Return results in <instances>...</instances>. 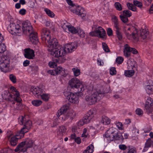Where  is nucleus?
Instances as JSON below:
<instances>
[{
  "label": "nucleus",
  "instance_id": "53",
  "mask_svg": "<svg viewBox=\"0 0 153 153\" xmlns=\"http://www.w3.org/2000/svg\"><path fill=\"white\" fill-rule=\"evenodd\" d=\"M117 71L115 68L112 67L110 69V73L111 75H115Z\"/></svg>",
  "mask_w": 153,
  "mask_h": 153
},
{
  "label": "nucleus",
  "instance_id": "58",
  "mask_svg": "<svg viewBox=\"0 0 153 153\" xmlns=\"http://www.w3.org/2000/svg\"><path fill=\"white\" fill-rule=\"evenodd\" d=\"M14 100L17 102V103L19 105L21 103V101H22L21 99L19 97H19H13Z\"/></svg>",
  "mask_w": 153,
  "mask_h": 153
},
{
  "label": "nucleus",
  "instance_id": "18",
  "mask_svg": "<svg viewBox=\"0 0 153 153\" xmlns=\"http://www.w3.org/2000/svg\"><path fill=\"white\" fill-rule=\"evenodd\" d=\"M127 68L128 69L137 70V65L136 62L132 59L129 58L127 62Z\"/></svg>",
  "mask_w": 153,
  "mask_h": 153
},
{
  "label": "nucleus",
  "instance_id": "24",
  "mask_svg": "<svg viewBox=\"0 0 153 153\" xmlns=\"http://www.w3.org/2000/svg\"><path fill=\"white\" fill-rule=\"evenodd\" d=\"M29 40L31 42L36 44L38 42V39L37 36V33L33 31V33L29 34Z\"/></svg>",
  "mask_w": 153,
  "mask_h": 153
},
{
  "label": "nucleus",
  "instance_id": "31",
  "mask_svg": "<svg viewBox=\"0 0 153 153\" xmlns=\"http://www.w3.org/2000/svg\"><path fill=\"white\" fill-rule=\"evenodd\" d=\"M101 122L103 125H107L110 123V120L107 117L104 116L102 117Z\"/></svg>",
  "mask_w": 153,
  "mask_h": 153
},
{
  "label": "nucleus",
  "instance_id": "13",
  "mask_svg": "<svg viewBox=\"0 0 153 153\" xmlns=\"http://www.w3.org/2000/svg\"><path fill=\"white\" fill-rule=\"evenodd\" d=\"M121 13L120 17L121 21L124 23H126L128 21V17H130L132 15L131 12L128 10H123L122 12H120Z\"/></svg>",
  "mask_w": 153,
  "mask_h": 153
},
{
  "label": "nucleus",
  "instance_id": "56",
  "mask_svg": "<svg viewBox=\"0 0 153 153\" xmlns=\"http://www.w3.org/2000/svg\"><path fill=\"white\" fill-rule=\"evenodd\" d=\"M66 131V128L64 126H61L60 127L59 129V133H62V134L63 133L65 132Z\"/></svg>",
  "mask_w": 153,
  "mask_h": 153
},
{
  "label": "nucleus",
  "instance_id": "9",
  "mask_svg": "<svg viewBox=\"0 0 153 153\" xmlns=\"http://www.w3.org/2000/svg\"><path fill=\"white\" fill-rule=\"evenodd\" d=\"M90 35L92 36H96L103 38L106 35V32L105 30L102 27H99L96 28L94 31L90 32Z\"/></svg>",
  "mask_w": 153,
  "mask_h": 153
},
{
  "label": "nucleus",
  "instance_id": "19",
  "mask_svg": "<svg viewBox=\"0 0 153 153\" xmlns=\"http://www.w3.org/2000/svg\"><path fill=\"white\" fill-rule=\"evenodd\" d=\"M24 56L25 58L29 59H33L35 56L34 52L30 48L25 49L24 50Z\"/></svg>",
  "mask_w": 153,
  "mask_h": 153
},
{
  "label": "nucleus",
  "instance_id": "43",
  "mask_svg": "<svg viewBox=\"0 0 153 153\" xmlns=\"http://www.w3.org/2000/svg\"><path fill=\"white\" fill-rule=\"evenodd\" d=\"M77 33L81 37H84L85 36L84 31L80 28H77Z\"/></svg>",
  "mask_w": 153,
  "mask_h": 153
},
{
  "label": "nucleus",
  "instance_id": "49",
  "mask_svg": "<svg viewBox=\"0 0 153 153\" xmlns=\"http://www.w3.org/2000/svg\"><path fill=\"white\" fill-rule=\"evenodd\" d=\"M115 6L116 9L119 11L122 10V8L121 4L119 2H116L114 4Z\"/></svg>",
  "mask_w": 153,
  "mask_h": 153
},
{
  "label": "nucleus",
  "instance_id": "47",
  "mask_svg": "<svg viewBox=\"0 0 153 153\" xmlns=\"http://www.w3.org/2000/svg\"><path fill=\"white\" fill-rule=\"evenodd\" d=\"M9 95V93L6 91H4L3 94H2L3 98L5 100H7L8 99V96Z\"/></svg>",
  "mask_w": 153,
  "mask_h": 153
},
{
  "label": "nucleus",
  "instance_id": "38",
  "mask_svg": "<svg viewBox=\"0 0 153 153\" xmlns=\"http://www.w3.org/2000/svg\"><path fill=\"white\" fill-rule=\"evenodd\" d=\"M32 104L34 106H38L40 105L42 103V102L41 100H35L32 101Z\"/></svg>",
  "mask_w": 153,
  "mask_h": 153
},
{
  "label": "nucleus",
  "instance_id": "2",
  "mask_svg": "<svg viewBox=\"0 0 153 153\" xmlns=\"http://www.w3.org/2000/svg\"><path fill=\"white\" fill-rule=\"evenodd\" d=\"M125 34L128 39H131L132 38L137 42L138 40L140 37L143 39H147L148 33L146 30L144 29L137 31L134 27L131 26L126 31Z\"/></svg>",
  "mask_w": 153,
  "mask_h": 153
},
{
  "label": "nucleus",
  "instance_id": "16",
  "mask_svg": "<svg viewBox=\"0 0 153 153\" xmlns=\"http://www.w3.org/2000/svg\"><path fill=\"white\" fill-rule=\"evenodd\" d=\"M41 36L42 40L43 41H45L46 42V40L48 39L51 36L50 31L46 28L43 29L41 33Z\"/></svg>",
  "mask_w": 153,
  "mask_h": 153
},
{
  "label": "nucleus",
  "instance_id": "7",
  "mask_svg": "<svg viewBox=\"0 0 153 153\" xmlns=\"http://www.w3.org/2000/svg\"><path fill=\"white\" fill-rule=\"evenodd\" d=\"M10 63V59L6 56L1 57L0 60V68L1 70L6 72L9 70Z\"/></svg>",
  "mask_w": 153,
  "mask_h": 153
},
{
  "label": "nucleus",
  "instance_id": "45",
  "mask_svg": "<svg viewBox=\"0 0 153 153\" xmlns=\"http://www.w3.org/2000/svg\"><path fill=\"white\" fill-rule=\"evenodd\" d=\"M6 46L4 43L0 44V53L4 52L6 50Z\"/></svg>",
  "mask_w": 153,
  "mask_h": 153
},
{
  "label": "nucleus",
  "instance_id": "25",
  "mask_svg": "<svg viewBox=\"0 0 153 153\" xmlns=\"http://www.w3.org/2000/svg\"><path fill=\"white\" fill-rule=\"evenodd\" d=\"M92 130H94L92 127H90L84 128L83 130V133L82 134V137H87L89 136V134L92 132Z\"/></svg>",
  "mask_w": 153,
  "mask_h": 153
},
{
  "label": "nucleus",
  "instance_id": "32",
  "mask_svg": "<svg viewBox=\"0 0 153 153\" xmlns=\"http://www.w3.org/2000/svg\"><path fill=\"white\" fill-rule=\"evenodd\" d=\"M68 4L69 5V10L72 12L77 6H76L71 0H68Z\"/></svg>",
  "mask_w": 153,
  "mask_h": 153
},
{
  "label": "nucleus",
  "instance_id": "61",
  "mask_svg": "<svg viewBox=\"0 0 153 153\" xmlns=\"http://www.w3.org/2000/svg\"><path fill=\"white\" fill-rule=\"evenodd\" d=\"M119 149L121 150H125L127 148L126 146L124 144L120 145L119 146Z\"/></svg>",
  "mask_w": 153,
  "mask_h": 153
},
{
  "label": "nucleus",
  "instance_id": "33",
  "mask_svg": "<svg viewBox=\"0 0 153 153\" xmlns=\"http://www.w3.org/2000/svg\"><path fill=\"white\" fill-rule=\"evenodd\" d=\"M135 71L133 69L126 70L125 71L124 74L127 77H131L133 75Z\"/></svg>",
  "mask_w": 153,
  "mask_h": 153
},
{
  "label": "nucleus",
  "instance_id": "42",
  "mask_svg": "<svg viewBox=\"0 0 153 153\" xmlns=\"http://www.w3.org/2000/svg\"><path fill=\"white\" fill-rule=\"evenodd\" d=\"M91 119V118H89L88 116L87 115L85 116L82 120L85 124H87L89 123Z\"/></svg>",
  "mask_w": 153,
  "mask_h": 153
},
{
  "label": "nucleus",
  "instance_id": "34",
  "mask_svg": "<svg viewBox=\"0 0 153 153\" xmlns=\"http://www.w3.org/2000/svg\"><path fill=\"white\" fill-rule=\"evenodd\" d=\"M94 147L93 144L90 145L83 152V153H92L94 151Z\"/></svg>",
  "mask_w": 153,
  "mask_h": 153
},
{
  "label": "nucleus",
  "instance_id": "39",
  "mask_svg": "<svg viewBox=\"0 0 153 153\" xmlns=\"http://www.w3.org/2000/svg\"><path fill=\"white\" fill-rule=\"evenodd\" d=\"M45 12L46 13V14L49 16L51 17H53L54 16V13L48 9H45Z\"/></svg>",
  "mask_w": 153,
  "mask_h": 153
},
{
  "label": "nucleus",
  "instance_id": "22",
  "mask_svg": "<svg viewBox=\"0 0 153 153\" xmlns=\"http://www.w3.org/2000/svg\"><path fill=\"white\" fill-rule=\"evenodd\" d=\"M59 57H56L57 58L54 61L50 62L49 63V65L51 67L54 68L57 66V63L59 64L63 63L65 60V59L61 57L59 58Z\"/></svg>",
  "mask_w": 153,
  "mask_h": 153
},
{
  "label": "nucleus",
  "instance_id": "20",
  "mask_svg": "<svg viewBox=\"0 0 153 153\" xmlns=\"http://www.w3.org/2000/svg\"><path fill=\"white\" fill-rule=\"evenodd\" d=\"M21 133L19 131L15 137H12L11 138L10 141L11 146H16L18 143V140L23 137H21Z\"/></svg>",
  "mask_w": 153,
  "mask_h": 153
},
{
  "label": "nucleus",
  "instance_id": "29",
  "mask_svg": "<svg viewBox=\"0 0 153 153\" xmlns=\"http://www.w3.org/2000/svg\"><path fill=\"white\" fill-rule=\"evenodd\" d=\"M67 111V105L66 104L63 106L59 110L57 113V116L59 117L60 115L64 114Z\"/></svg>",
  "mask_w": 153,
  "mask_h": 153
},
{
  "label": "nucleus",
  "instance_id": "59",
  "mask_svg": "<svg viewBox=\"0 0 153 153\" xmlns=\"http://www.w3.org/2000/svg\"><path fill=\"white\" fill-rule=\"evenodd\" d=\"M117 36L119 40H121L122 38L121 33L120 32L119 30H117L116 31Z\"/></svg>",
  "mask_w": 153,
  "mask_h": 153
},
{
  "label": "nucleus",
  "instance_id": "48",
  "mask_svg": "<svg viewBox=\"0 0 153 153\" xmlns=\"http://www.w3.org/2000/svg\"><path fill=\"white\" fill-rule=\"evenodd\" d=\"M12 152V150L10 148H8L0 151V153H11Z\"/></svg>",
  "mask_w": 153,
  "mask_h": 153
},
{
  "label": "nucleus",
  "instance_id": "52",
  "mask_svg": "<svg viewBox=\"0 0 153 153\" xmlns=\"http://www.w3.org/2000/svg\"><path fill=\"white\" fill-rule=\"evenodd\" d=\"M107 35L108 36H112L113 35V31L110 28H108L106 30Z\"/></svg>",
  "mask_w": 153,
  "mask_h": 153
},
{
  "label": "nucleus",
  "instance_id": "1",
  "mask_svg": "<svg viewBox=\"0 0 153 153\" xmlns=\"http://www.w3.org/2000/svg\"><path fill=\"white\" fill-rule=\"evenodd\" d=\"M48 43V49L49 53L55 57H62L67 53L66 45L63 47H58V43L56 39L51 36L46 40Z\"/></svg>",
  "mask_w": 153,
  "mask_h": 153
},
{
  "label": "nucleus",
  "instance_id": "51",
  "mask_svg": "<svg viewBox=\"0 0 153 153\" xmlns=\"http://www.w3.org/2000/svg\"><path fill=\"white\" fill-rule=\"evenodd\" d=\"M136 114L138 115H142L143 114V111L140 108H137L135 110Z\"/></svg>",
  "mask_w": 153,
  "mask_h": 153
},
{
  "label": "nucleus",
  "instance_id": "30",
  "mask_svg": "<svg viewBox=\"0 0 153 153\" xmlns=\"http://www.w3.org/2000/svg\"><path fill=\"white\" fill-rule=\"evenodd\" d=\"M80 83L78 85V87L76 88L77 89L78 92L82 93L85 90L86 87L85 85L82 83L81 81H80Z\"/></svg>",
  "mask_w": 153,
  "mask_h": 153
},
{
  "label": "nucleus",
  "instance_id": "60",
  "mask_svg": "<svg viewBox=\"0 0 153 153\" xmlns=\"http://www.w3.org/2000/svg\"><path fill=\"white\" fill-rule=\"evenodd\" d=\"M29 67L32 71H33L34 72L37 71L38 69V67L37 66H30Z\"/></svg>",
  "mask_w": 153,
  "mask_h": 153
},
{
  "label": "nucleus",
  "instance_id": "15",
  "mask_svg": "<svg viewBox=\"0 0 153 153\" xmlns=\"http://www.w3.org/2000/svg\"><path fill=\"white\" fill-rule=\"evenodd\" d=\"M32 125L31 122L30 120H27L25 122L24 124V125L23 127L21 128L20 131H19L21 133V136L22 137H23L25 134L27 132L29 129L30 128Z\"/></svg>",
  "mask_w": 153,
  "mask_h": 153
},
{
  "label": "nucleus",
  "instance_id": "64",
  "mask_svg": "<svg viewBox=\"0 0 153 153\" xmlns=\"http://www.w3.org/2000/svg\"><path fill=\"white\" fill-rule=\"evenodd\" d=\"M97 64L98 65H102L103 64V62L101 59L100 58H98L97 60Z\"/></svg>",
  "mask_w": 153,
  "mask_h": 153
},
{
  "label": "nucleus",
  "instance_id": "37",
  "mask_svg": "<svg viewBox=\"0 0 153 153\" xmlns=\"http://www.w3.org/2000/svg\"><path fill=\"white\" fill-rule=\"evenodd\" d=\"M68 28L69 31L72 33L75 34L77 33V29H76L73 26L68 25Z\"/></svg>",
  "mask_w": 153,
  "mask_h": 153
},
{
  "label": "nucleus",
  "instance_id": "17",
  "mask_svg": "<svg viewBox=\"0 0 153 153\" xmlns=\"http://www.w3.org/2000/svg\"><path fill=\"white\" fill-rule=\"evenodd\" d=\"M78 96L77 93H71L68 96V101L72 103H77L78 102Z\"/></svg>",
  "mask_w": 153,
  "mask_h": 153
},
{
  "label": "nucleus",
  "instance_id": "63",
  "mask_svg": "<svg viewBox=\"0 0 153 153\" xmlns=\"http://www.w3.org/2000/svg\"><path fill=\"white\" fill-rule=\"evenodd\" d=\"M136 152L134 148H130L127 153H136Z\"/></svg>",
  "mask_w": 153,
  "mask_h": 153
},
{
  "label": "nucleus",
  "instance_id": "57",
  "mask_svg": "<svg viewBox=\"0 0 153 153\" xmlns=\"http://www.w3.org/2000/svg\"><path fill=\"white\" fill-rule=\"evenodd\" d=\"M111 19L114 23L118 22V19L117 17L114 15L111 16Z\"/></svg>",
  "mask_w": 153,
  "mask_h": 153
},
{
  "label": "nucleus",
  "instance_id": "3",
  "mask_svg": "<svg viewBox=\"0 0 153 153\" xmlns=\"http://www.w3.org/2000/svg\"><path fill=\"white\" fill-rule=\"evenodd\" d=\"M103 96V93L101 91L93 90L90 94L86 96L85 100L89 104L91 105L99 101Z\"/></svg>",
  "mask_w": 153,
  "mask_h": 153
},
{
  "label": "nucleus",
  "instance_id": "36",
  "mask_svg": "<svg viewBox=\"0 0 153 153\" xmlns=\"http://www.w3.org/2000/svg\"><path fill=\"white\" fill-rule=\"evenodd\" d=\"M96 110L95 109H91L88 112L87 115L92 119L96 114Z\"/></svg>",
  "mask_w": 153,
  "mask_h": 153
},
{
  "label": "nucleus",
  "instance_id": "41",
  "mask_svg": "<svg viewBox=\"0 0 153 153\" xmlns=\"http://www.w3.org/2000/svg\"><path fill=\"white\" fill-rule=\"evenodd\" d=\"M26 118L23 116H21L19 118V124L21 125L24 124L25 122Z\"/></svg>",
  "mask_w": 153,
  "mask_h": 153
},
{
  "label": "nucleus",
  "instance_id": "54",
  "mask_svg": "<svg viewBox=\"0 0 153 153\" xmlns=\"http://www.w3.org/2000/svg\"><path fill=\"white\" fill-rule=\"evenodd\" d=\"M123 61V59L122 57H117L116 59V61L118 64H121Z\"/></svg>",
  "mask_w": 153,
  "mask_h": 153
},
{
  "label": "nucleus",
  "instance_id": "55",
  "mask_svg": "<svg viewBox=\"0 0 153 153\" xmlns=\"http://www.w3.org/2000/svg\"><path fill=\"white\" fill-rule=\"evenodd\" d=\"M10 80L13 83H16V78L15 76L13 74H10L9 76Z\"/></svg>",
  "mask_w": 153,
  "mask_h": 153
},
{
  "label": "nucleus",
  "instance_id": "5",
  "mask_svg": "<svg viewBox=\"0 0 153 153\" xmlns=\"http://www.w3.org/2000/svg\"><path fill=\"white\" fill-rule=\"evenodd\" d=\"M33 144V141L31 139L26 138L24 141L21 142L17 146L15 151L17 152L20 151L21 152H24L27 151V148L32 147Z\"/></svg>",
  "mask_w": 153,
  "mask_h": 153
},
{
  "label": "nucleus",
  "instance_id": "28",
  "mask_svg": "<svg viewBox=\"0 0 153 153\" xmlns=\"http://www.w3.org/2000/svg\"><path fill=\"white\" fill-rule=\"evenodd\" d=\"M124 54L126 57H128L131 54V47L127 44L124 45Z\"/></svg>",
  "mask_w": 153,
  "mask_h": 153
},
{
  "label": "nucleus",
  "instance_id": "4",
  "mask_svg": "<svg viewBox=\"0 0 153 153\" xmlns=\"http://www.w3.org/2000/svg\"><path fill=\"white\" fill-rule=\"evenodd\" d=\"M104 140L107 143H110L113 140H118L120 139L117 129L114 127L110 128L103 135Z\"/></svg>",
  "mask_w": 153,
  "mask_h": 153
},
{
  "label": "nucleus",
  "instance_id": "12",
  "mask_svg": "<svg viewBox=\"0 0 153 153\" xmlns=\"http://www.w3.org/2000/svg\"><path fill=\"white\" fill-rule=\"evenodd\" d=\"M133 4L134 5L130 3H128L127 4V6L128 9L133 11L135 12L137 11V8L135 6L140 8L141 7L143 6L142 3L137 0H134Z\"/></svg>",
  "mask_w": 153,
  "mask_h": 153
},
{
  "label": "nucleus",
  "instance_id": "8",
  "mask_svg": "<svg viewBox=\"0 0 153 153\" xmlns=\"http://www.w3.org/2000/svg\"><path fill=\"white\" fill-rule=\"evenodd\" d=\"M8 29L9 32L12 34L20 33L21 31L20 26L16 22H11Z\"/></svg>",
  "mask_w": 153,
  "mask_h": 153
},
{
  "label": "nucleus",
  "instance_id": "26",
  "mask_svg": "<svg viewBox=\"0 0 153 153\" xmlns=\"http://www.w3.org/2000/svg\"><path fill=\"white\" fill-rule=\"evenodd\" d=\"M77 47V45L75 42L68 44V52L71 53L74 51Z\"/></svg>",
  "mask_w": 153,
  "mask_h": 153
},
{
  "label": "nucleus",
  "instance_id": "14",
  "mask_svg": "<svg viewBox=\"0 0 153 153\" xmlns=\"http://www.w3.org/2000/svg\"><path fill=\"white\" fill-rule=\"evenodd\" d=\"M72 12L80 16L83 19H85L84 17L86 16V12L85 10L82 7L78 5L76 7Z\"/></svg>",
  "mask_w": 153,
  "mask_h": 153
},
{
  "label": "nucleus",
  "instance_id": "40",
  "mask_svg": "<svg viewBox=\"0 0 153 153\" xmlns=\"http://www.w3.org/2000/svg\"><path fill=\"white\" fill-rule=\"evenodd\" d=\"M115 123L117 127L119 130H123V126L121 123L119 122H117Z\"/></svg>",
  "mask_w": 153,
  "mask_h": 153
},
{
  "label": "nucleus",
  "instance_id": "27",
  "mask_svg": "<svg viewBox=\"0 0 153 153\" xmlns=\"http://www.w3.org/2000/svg\"><path fill=\"white\" fill-rule=\"evenodd\" d=\"M152 140L150 138L148 139L146 141L145 144V146L143 150V152H145L148 149V148L151 147H153Z\"/></svg>",
  "mask_w": 153,
  "mask_h": 153
},
{
  "label": "nucleus",
  "instance_id": "10",
  "mask_svg": "<svg viewBox=\"0 0 153 153\" xmlns=\"http://www.w3.org/2000/svg\"><path fill=\"white\" fill-rule=\"evenodd\" d=\"M22 30L24 33L26 35L29 34L34 31L29 21L27 20L23 23Z\"/></svg>",
  "mask_w": 153,
  "mask_h": 153
},
{
  "label": "nucleus",
  "instance_id": "50",
  "mask_svg": "<svg viewBox=\"0 0 153 153\" xmlns=\"http://www.w3.org/2000/svg\"><path fill=\"white\" fill-rule=\"evenodd\" d=\"M62 68L60 67H58L57 68H55L54 70L55 75L58 74L60 73L61 71H62Z\"/></svg>",
  "mask_w": 153,
  "mask_h": 153
},
{
  "label": "nucleus",
  "instance_id": "11",
  "mask_svg": "<svg viewBox=\"0 0 153 153\" xmlns=\"http://www.w3.org/2000/svg\"><path fill=\"white\" fill-rule=\"evenodd\" d=\"M145 100L146 101L145 104V108L146 111L148 113H149L152 111L153 100L150 97H147V99L146 97Z\"/></svg>",
  "mask_w": 153,
  "mask_h": 153
},
{
  "label": "nucleus",
  "instance_id": "23",
  "mask_svg": "<svg viewBox=\"0 0 153 153\" xmlns=\"http://www.w3.org/2000/svg\"><path fill=\"white\" fill-rule=\"evenodd\" d=\"M149 84L145 87V90L147 94H153V82L151 80H149Z\"/></svg>",
  "mask_w": 153,
  "mask_h": 153
},
{
  "label": "nucleus",
  "instance_id": "35",
  "mask_svg": "<svg viewBox=\"0 0 153 153\" xmlns=\"http://www.w3.org/2000/svg\"><path fill=\"white\" fill-rule=\"evenodd\" d=\"M72 71L75 76H78L80 74V70L77 67L73 68Z\"/></svg>",
  "mask_w": 153,
  "mask_h": 153
},
{
  "label": "nucleus",
  "instance_id": "6",
  "mask_svg": "<svg viewBox=\"0 0 153 153\" xmlns=\"http://www.w3.org/2000/svg\"><path fill=\"white\" fill-rule=\"evenodd\" d=\"M31 91L36 97L39 99H41L45 101L48 100L49 95L45 94L44 90L38 87H33L31 88Z\"/></svg>",
  "mask_w": 153,
  "mask_h": 153
},
{
  "label": "nucleus",
  "instance_id": "21",
  "mask_svg": "<svg viewBox=\"0 0 153 153\" xmlns=\"http://www.w3.org/2000/svg\"><path fill=\"white\" fill-rule=\"evenodd\" d=\"M80 81L78 78L74 77L71 78L68 82L69 85L72 88H76L78 87V85L80 84Z\"/></svg>",
  "mask_w": 153,
  "mask_h": 153
},
{
  "label": "nucleus",
  "instance_id": "62",
  "mask_svg": "<svg viewBox=\"0 0 153 153\" xmlns=\"http://www.w3.org/2000/svg\"><path fill=\"white\" fill-rule=\"evenodd\" d=\"M75 115V113L72 111L71 114L68 113V117H70L71 119H73Z\"/></svg>",
  "mask_w": 153,
  "mask_h": 153
},
{
  "label": "nucleus",
  "instance_id": "46",
  "mask_svg": "<svg viewBox=\"0 0 153 153\" xmlns=\"http://www.w3.org/2000/svg\"><path fill=\"white\" fill-rule=\"evenodd\" d=\"M102 47L103 50L106 52H108L110 51L109 48L107 45L104 42L102 43Z\"/></svg>",
  "mask_w": 153,
  "mask_h": 153
},
{
  "label": "nucleus",
  "instance_id": "44",
  "mask_svg": "<svg viewBox=\"0 0 153 153\" xmlns=\"http://www.w3.org/2000/svg\"><path fill=\"white\" fill-rule=\"evenodd\" d=\"M61 27L66 32V30L67 28V22L66 21H62L61 22Z\"/></svg>",
  "mask_w": 153,
  "mask_h": 153
}]
</instances>
